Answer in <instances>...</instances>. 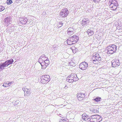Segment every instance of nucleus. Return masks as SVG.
<instances>
[{"instance_id":"1","label":"nucleus","mask_w":122,"mask_h":122,"mask_svg":"<svg viewBox=\"0 0 122 122\" xmlns=\"http://www.w3.org/2000/svg\"><path fill=\"white\" fill-rule=\"evenodd\" d=\"M13 62V59H11L9 60L6 61L3 63H1L0 64V71H2L9 65L12 64Z\"/></svg>"},{"instance_id":"2","label":"nucleus","mask_w":122,"mask_h":122,"mask_svg":"<svg viewBox=\"0 0 122 122\" xmlns=\"http://www.w3.org/2000/svg\"><path fill=\"white\" fill-rule=\"evenodd\" d=\"M107 54H112L116 52L117 46L115 45H110L106 48Z\"/></svg>"},{"instance_id":"3","label":"nucleus","mask_w":122,"mask_h":122,"mask_svg":"<svg viewBox=\"0 0 122 122\" xmlns=\"http://www.w3.org/2000/svg\"><path fill=\"white\" fill-rule=\"evenodd\" d=\"M78 78L77 77L76 74H71L68 76L66 79V81L70 83L73 82H75L78 80Z\"/></svg>"},{"instance_id":"4","label":"nucleus","mask_w":122,"mask_h":122,"mask_svg":"<svg viewBox=\"0 0 122 122\" xmlns=\"http://www.w3.org/2000/svg\"><path fill=\"white\" fill-rule=\"evenodd\" d=\"M100 116L95 115L91 117V118H88V122H100L102 120V118Z\"/></svg>"},{"instance_id":"5","label":"nucleus","mask_w":122,"mask_h":122,"mask_svg":"<svg viewBox=\"0 0 122 122\" xmlns=\"http://www.w3.org/2000/svg\"><path fill=\"white\" fill-rule=\"evenodd\" d=\"M92 60L93 63L97 64L101 60V58L99 56V53H94Z\"/></svg>"},{"instance_id":"6","label":"nucleus","mask_w":122,"mask_h":122,"mask_svg":"<svg viewBox=\"0 0 122 122\" xmlns=\"http://www.w3.org/2000/svg\"><path fill=\"white\" fill-rule=\"evenodd\" d=\"M50 79V76L48 75H43L41 77V82L43 84H45L47 81L48 82Z\"/></svg>"},{"instance_id":"7","label":"nucleus","mask_w":122,"mask_h":122,"mask_svg":"<svg viewBox=\"0 0 122 122\" xmlns=\"http://www.w3.org/2000/svg\"><path fill=\"white\" fill-rule=\"evenodd\" d=\"M69 11L67 9H64L61 10L60 13V16L62 17H65L67 16Z\"/></svg>"},{"instance_id":"8","label":"nucleus","mask_w":122,"mask_h":122,"mask_svg":"<svg viewBox=\"0 0 122 122\" xmlns=\"http://www.w3.org/2000/svg\"><path fill=\"white\" fill-rule=\"evenodd\" d=\"M79 67L80 69L82 70H86L88 68V63L87 62H83L80 63Z\"/></svg>"},{"instance_id":"9","label":"nucleus","mask_w":122,"mask_h":122,"mask_svg":"<svg viewBox=\"0 0 122 122\" xmlns=\"http://www.w3.org/2000/svg\"><path fill=\"white\" fill-rule=\"evenodd\" d=\"M89 23V20L88 18H83L82 20V21L81 23V27L82 28L83 27H86Z\"/></svg>"},{"instance_id":"10","label":"nucleus","mask_w":122,"mask_h":122,"mask_svg":"<svg viewBox=\"0 0 122 122\" xmlns=\"http://www.w3.org/2000/svg\"><path fill=\"white\" fill-rule=\"evenodd\" d=\"M12 21V18L10 16H7L4 20V22L5 24H10Z\"/></svg>"},{"instance_id":"11","label":"nucleus","mask_w":122,"mask_h":122,"mask_svg":"<svg viewBox=\"0 0 122 122\" xmlns=\"http://www.w3.org/2000/svg\"><path fill=\"white\" fill-rule=\"evenodd\" d=\"M22 90L24 92L25 96H28L31 94V92L30 89H27L25 88H23Z\"/></svg>"},{"instance_id":"12","label":"nucleus","mask_w":122,"mask_h":122,"mask_svg":"<svg viewBox=\"0 0 122 122\" xmlns=\"http://www.w3.org/2000/svg\"><path fill=\"white\" fill-rule=\"evenodd\" d=\"M112 67H117L119 65V61L117 60H112Z\"/></svg>"},{"instance_id":"13","label":"nucleus","mask_w":122,"mask_h":122,"mask_svg":"<svg viewBox=\"0 0 122 122\" xmlns=\"http://www.w3.org/2000/svg\"><path fill=\"white\" fill-rule=\"evenodd\" d=\"M14 83V82L13 81L10 82L8 81L7 82H4V83L2 86L5 87H8L11 86Z\"/></svg>"},{"instance_id":"14","label":"nucleus","mask_w":122,"mask_h":122,"mask_svg":"<svg viewBox=\"0 0 122 122\" xmlns=\"http://www.w3.org/2000/svg\"><path fill=\"white\" fill-rule=\"evenodd\" d=\"M20 22L22 25H24L26 24L27 22V19L26 18H20Z\"/></svg>"},{"instance_id":"15","label":"nucleus","mask_w":122,"mask_h":122,"mask_svg":"<svg viewBox=\"0 0 122 122\" xmlns=\"http://www.w3.org/2000/svg\"><path fill=\"white\" fill-rule=\"evenodd\" d=\"M88 115L85 113H84L82 115V117L81 118V120H83L85 121L87 120V119L88 118H90H90H88Z\"/></svg>"},{"instance_id":"16","label":"nucleus","mask_w":122,"mask_h":122,"mask_svg":"<svg viewBox=\"0 0 122 122\" xmlns=\"http://www.w3.org/2000/svg\"><path fill=\"white\" fill-rule=\"evenodd\" d=\"M109 5H112L113 4L118 5L117 2L115 0H110L109 1Z\"/></svg>"},{"instance_id":"17","label":"nucleus","mask_w":122,"mask_h":122,"mask_svg":"<svg viewBox=\"0 0 122 122\" xmlns=\"http://www.w3.org/2000/svg\"><path fill=\"white\" fill-rule=\"evenodd\" d=\"M111 5V4H110V7L111 8V9L113 10H115L117 8V6L118 5H115V4H113Z\"/></svg>"},{"instance_id":"18","label":"nucleus","mask_w":122,"mask_h":122,"mask_svg":"<svg viewBox=\"0 0 122 122\" xmlns=\"http://www.w3.org/2000/svg\"><path fill=\"white\" fill-rule=\"evenodd\" d=\"M87 33L89 36H91L94 34L93 31L91 29H89L87 30Z\"/></svg>"},{"instance_id":"19","label":"nucleus","mask_w":122,"mask_h":122,"mask_svg":"<svg viewBox=\"0 0 122 122\" xmlns=\"http://www.w3.org/2000/svg\"><path fill=\"white\" fill-rule=\"evenodd\" d=\"M77 36L76 35H73V36L70 37L69 38H68L67 40H69V41H72L75 39V38H76V37H77Z\"/></svg>"},{"instance_id":"20","label":"nucleus","mask_w":122,"mask_h":122,"mask_svg":"<svg viewBox=\"0 0 122 122\" xmlns=\"http://www.w3.org/2000/svg\"><path fill=\"white\" fill-rule=\"evenodd\" d=\"M77 96L78 97H84L85 95L84 94L82 93H78L77 94Z\"/></svg>"},{"instance_id":"21","label":"nucleus","mask_w":122,"mask_h":122,"mask_svg":"<svg viewBox=\"0 0 122 122\" xmlns=\"http://www.w3.org/2000/svg\"><path fill=\"white\" fill-rule=\"evenodd\" d=\"M67 43L68 45H71L72 44H75V43H74V42L73 41H70L69 40H67Z\"/></svg>"},{"instance_id":"22","label":"nucleus","mask_w":122,"mask_h":122,"mask_svg":"<svg viewBox=\"0 0 122 122\" xmlns=\"http://www.w3.org/2000/svg\"><path fill=\"white\" fill-rule=\"evenodd\" d=\"M47 59H46L43 62L45 63L46 65H48L49 64V61L48 60V59L47 58H46Z\"/></svg>"},{"instance_id":"23","label":"nucleus","mask_w":122,"mask_h":122,"mask_svg":"<svg viewBox=\"0 0 122 122\" xmlns=\"http://www.w3.org/2000/svg\"><path fill=\"white\" fill-rule=\"evenodd\" d=\"M101 99V98L100 97H97L96 98L94 99V100L96 102H99L100 101V100Z\"/></svg>"},{"instance_id":"24","label":"nucleus","mask_w":122,"mask_h":122,"mask_svg":"<svg viewBox=\"0 0 122 122\" xmlns=\"http://www.w3.org/2000/svg\"><path fill=\"white\" fill-rule=\"evenodd\" d=\"M79 39V37L78 36H77L76 38H75V39L72 41L74 42V43H76L78 41Z\"/></svg>"},{"instance_id":"25","label":"nucleus","mask_w":122,"mask_h":122,"mask_svg":"<svg viewBox=\"0 0 122 122\" xmlns=\"http://www.w3.org/2000/svg\"><path fill=\"white\" fill-rule=\"evenodd\" d=\"M63 23L62 22H60L59 23V24L57 25V27L59 28L62 27L63 25Z\"/></svg>"},{"instance_id":"26","label":"nucleus","mask_w":122,"mask_h":122,"mask_svg":"<svg viewBox=\"0 0 122 122\" xmlns=\"http://www.w3.org/2000/svg\"><path fill=\"white\" fill-rule=\"evenodd\" d=\"M91 111H92V112H93V113H96L98 111L97 109L96 108H93L91 110Z\"/></svg>"},{"instance_id":"27","label":"nucleus","mask_w":122,"mask_h":122,"mask_svg":"<svg viewBox=\"0 0 122 122\" xmlns=\"http://www.w3.org/2000/svg\"><path fill=\"white\" fill-rule=\"evenodd\" d=\"M12 3L13 2L11 0H7V2H6L7 4L9 5H11Z\"/></svg>"},{"instance_id":"28","label":"nucleus","mask_w":122,"mask_h":122,"mask_svg":"<svg viewBox=\"0 0 122 122\" xmlns=\"http://www.w3.org/2000/svg\"><path fill=\"white\" fill-rule=\"evenodd\" d=\"M5 9V8L3 6L0 5V12L2 11Z\"/></svg>"},{"instance_id":"29","label":"nucleus","mask_w":122,"mask_h":122,"mask_svg":"<svg viewBox=\"0 0 122 122\" xmlns=\"http://www.w3.org/2000/svg\"><path fill=\"white\" fill-rule=\"evenodd\" d=\"M68 31H74V30L73 28L71 27H70L68 29Z\"/></svg>"},{"instance_id":"30","label":"nucleus","mask_w":122,"mask_h":122,"mask_svg":"<svg viewBox=\"0 0 122 122\" xmlns=\"http://www.w3.org/2000/svg\"><path fill=\"white\" fill-rule=\"evenodd\" d=\"M73 31H68V32H67V33L69 35H71L73 33Z\"/></svg>"},{"instance_id":"31","label":"nucleus","mask_w":122,"mask_h":122,"mask_svg":"<svg viewBox=\"0 0 122 122\" xmlns=\"http://www.w3.org/2000/svg\"><path fill=\"white\" fill-rule=\"evenodd\" d=\"M47 66H48V65H45L41 66L42 69H45Z\"/></svg>"},{"instance_id":"32","label":"nucleus","mask_w":122,"mask_h":122,"mask_svg":"<svg viewBox=\"0 0 122 122\" xmlns=\"http://www.w3.org/2000/svg\"><path fill=\"white\" fill-rule=\"evenodd\" d=\"M44 61V60H43L42 59H39L38 61L39 63H41L42 62H43Z\"/></svg>"},{"instance_id":"33","label":"nucleus","mask_w":122,"mask_h":122,"mask_svg":"<svg viewBox=\"0 0 122 122\" xmlns=\"http://www.w3.org/2000/svg\"><path fill=\"white\" fill-rule=\"evenodd\" d=\"M84 97H78V100L79 101H81L82 100Z\"/></svg>"},{"instance_id":"34","label":"nucleus","mask_w":122,"mask_h":122,"mask_svg":"<svg viewBox=\"0 0 122 122\" xmlns=\"http://www.w3.org/2000/svg\"><path fill=\"white\" fill-rule=\"evenodd\" d=\"M69 65L72 66H74L75 65V64L73 62L69 63Z\"/></svg>"},{"instance_id":"35","label":"nucleus","mask_w":122,"mask_h":122,"mask_svg":"<svg viewBox=\"0 0 122 122\" xmlns=\"http://www.w3.org/2000/svg\"><path fill=\"white\" fill-rule=\"evenodd\" d=\"M94 2L96 3H98V2H99L100 1V0H93Z\"/></svg>"},{"instance_id":"36","label":"nucleus","mask_w":122,"mask_h":122,"mask_svg":"<svg viewBox=\"0 0 122 122\" xmlns=\"http://www.w3.org/2000/svg\"><path fill=\"white\" fill-rule=\"evenodd\" d=\"M40 63L41 64V66H44L46 65V63L43 62L41 63Z\"/></svg>"},{"instance_id":"37","label":"nucleus","mask_w":122,"mask_h":122,"mask_svg":"<svg viewBox=\"0 0 122 122\" xmlns=\"http://www.w3.org/2000/svg\"><path fill=\"white\" fill-rule=\"evenodd\" d=\"M44 58V57L43 56H41V57H40V58H39V59H42V58Z\"/></svg>"},{"instance_id":"38","label":"nucleus","mask_w":122,"mask_h":122,"mask_svg":"<svg viewBox=\"0 0 122 122\" xmlns=\"http://www.w3.org/2000/svg\"><path fill=\"white\" fill-rule=\"evenodd\" d=\"M41 56L44 57H45V58H46V57H45L46 56L44 55H43Z\"/></svg>"},{"instance_id":"39","label":"nucleus","mask_w":122,"mask_h":122,"mask_svg":"<svg viewBox=\"0 0 122 122\" xmlns=\"http://www.w3.org/2000/svg\"><path fill=\"white\" fill-rule=\"evenodd\" d=\"M67 88V86H65V87H64L66 89Z\"/></svg>"},{"instance_id":"40","label":"nucleus","mask_w":122,"mask_h":122,"mask_svg":"<svg viewBox=\"0 0 122 122\" xmlns=\"http://www.w3.org/2000/svg\"><path fill=\"white\" fill-rule=\"evenodd\" d=\"M43 60H45L46 59H45V58H42Z\"/></svg>"},{"instance_id":"41","label":"nucleus","mask_w":122,"mask_h":122,"mask_svg":"<svg viewBox=\"0 0 122 122\" xmlns=\"http://www.w3.org/2000/svg\"><path fill=\"white\" fill-rule=\"evenodd\" d=\"M18 102V101H16V102H16V103L17 102Z\"/></svg>"},{"instance_id":"42","label":"nucleus","mask_w":122,"mask_h":122,"mask_svg":"<svg viewBox=\"0 0 122 122\" xmlns=\"http://www.w3.org/2000/svg\"><path fill=\"white\" fill-rule=\"evenodd\" d=\"M73 53H74V51H73Z\"/></svg>"},{"instance_id":"43","label":"nucleus","mask_w":122,"mask_h":122,"mask_svg":"<svg viewBox=\"0 0 122 122\" xmlns=\"http://www.w3.org/2000/svg\"><path fill=\"white\" fill-rule=\"evenodd\" d=\"M61 121H60V122H61Z\"/></svg>"},{"instance_id":"44","label":"nucleus","mask_w":122,"mask_h":122,"mask_svg":"<svg viewBox=\"0 0 122 122\" xmlns=\"http://www.w3.org/2000/svg\"><path fill=\"white\" fill-rule=\"evenodd\" d=\"M121 14H122V13H121Z\"/></svg>"}]
</instances>
